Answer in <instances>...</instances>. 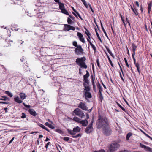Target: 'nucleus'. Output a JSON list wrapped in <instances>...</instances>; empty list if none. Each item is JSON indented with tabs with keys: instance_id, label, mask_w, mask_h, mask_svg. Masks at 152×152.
<instances>
[{
	"instance_id": "f257e3e1",
	"label": "nucleus",
	"mask_w": 152,
	"mask_h": 152,
	"mask_svg": "<svg viewBox=\"0 0 152 152\" xmlns=\"http://www.w3.org/2000/svg\"><path fill=\"white\" fill-rule=\"evenodd\" d=\"M109 121L107 118L105 116L99 115L96 122L97 129H100L109 125Z\"/></svg>"
},
{
	"instance_id": "f03ea898",
	"label": "nucleus",
	"mask_w": 152,
	"mask_h": 152,
	"mask_svg": "<svg viewBox=\"0 0 152 152\" xmlns=\"http://www.w3.org/2000/svg\"><path fill=\"white\" fill-rule=\"evenodd\" d=\"M86 60V58L84 57L77 58L76 59V62L77 64L81 68L86 69L87 66L84 62Z\"/></svg>"
},
{
	"instance_id": "7ed1b4c3",
	"label": "nucleus",
	"mask_w": 152,
	"mask_h": 152,
	"mask_svg": "<svg viewBox=\"0 0 152 152\" xmlns=\"http://www.w3.org/2000/svg\"><path fill=\"white\" fill-rule=\"evenodd\" d=\"M120 144L116 142H114L110 145L109 149L110 152H114L120 147Z\"/></svg>"
},
{
	"instance_id": "20e7f679",
	"label": "nucleus",
	"mask_w": 152,
	"mask_h": 152,
	"mask_svg": "<svg viewBox=\"0 0 152 152\" xmlns=\"http://www.w3.org/2000/svg\"><path fill=\"white\" fill-rule=\"evenodd\" d=\"M102 131L103 134L106 136H109L112 133V130L109 126V124L102 128Z\"/></svg>"
},
{
	"instance_id": "39448f33",
	"label": "nucleus",
	"mask_w": 152,
	"mask_h": 152,
	"mask_svg": "<svg viewBox=\"0 0 152 152\" xmlns=\"http://www.w3.org/2000/svg\"><path fill=\"white\" fill-rule=\"evenodd\" d=\"M72 114L73 115H74V114H75V115L81 118L85 116V115L83 112L78 108L75 109L73 111Z\"/></svg>"
},
{
	"instance_id": "423d86ee",
	"label": "nucleus",
	"mask_w": 152,
	"mask_h": 152,
	"mask_svg": "<svg viewBox=\"0 0 152 152\" xmlns=\"http://www.w3.org/2000/svg\"><path fill=\"white\" fill-rule=\"evenodd\" d=\"M83 49L80 45H78V47H77L74 50L75 53L78 55L83 54Z\"/></svg>"
},
{
	"instance_id": "0eeeda50",
	"label": "nucleus",
	"mask_w": 152,
	"mask_h": 152,
	"mask_svg": "<svg viewBox=\"0 0 152 152\" xmlns=\"http://www.w3.org/2000/svg\"><path fill=\"white\" fill-rule=\"evenodd\" d=\"M70 30H72L74 31L75 30V28L70 25L64 24V31H69Z\"/></svg>"
},
{
	"instance_id": "6e6552de",
	"label": "nucleus",
	"mask_w": 152,
	"mask_h": 152,
	"mask_svg": "<svg viewBox=\"0 0 152 152\" xmlns=\"http://www.w3.org/2000/svg\"><path fill=\"white\" fill-rule=\"evenodd\" d=\"M78 107L84 110H87L88 109V107L86 105L84 102H80L78 104Z\"/></svg>"
},
{
	"instance_id": "1a4fd4ad",
	"label": "nucleus",
	"mask_w": 152,
	"mask_h": 152,
	"mask_svg": "<svg viewBox=\"0 0 152 152\" xmlns=\"http://www.w3.org/2000/svg\"><path fill=\"white\" fill-rule=\"evenodd\" d=\"M89 82H84L83 84V86L84 88V91H90V88L89 85Z\"/></svg>"
},
{
	"instance_id": "9d476101",
	"label": "nucleus",
	"mask_w": 152,
	"mask_h": 152,
	"mask_svg": "<svg viewBox=\"0 0 152 152\" xmlns=\"http://www.w3.org/2000/svg\"><path fill=\"white\" fill-rule=\"evenodd\" d=\"M140 146L142 148H144L146 150V151H147L150 152H152V150L151 148L145 145L141 144V143H140Z\"/></svg>"
},
{
	"instance_id": "9b49d317",
	"label": "nucleus",
	"mask_w": 152,
	"mask_h": 152,
	"mask_svg": "<svg viewBox=\"0 0 152 152\" xmlns=\"http://www.w3.org/2000/svg\"><path fill=\"white\" fill-rule=\"evenodd\" d=\"M93 130V127H91L90 126H88L86 128L85 130V132L86 133L88 134L91 132Z\"/></svg>"
},
{
	"instance_id": "f8f14e48",
	"label": "nucleus",
	"mask_w": 152,
	"mask_h": 152,
	"mask_svg": "<svg viewBox=\"0 0 152 152\" xmlns=\"http://www.w3.org/2000/svg\"><path fill=\"white\" fill-rule=\"evenodd\" d=\"M77 36L78 37L80 41L82 42L83 43L85 42L84 38H83V35L81 33L79 32H78L77 33Z\"/></svg>"
},
{
	"instance_id": "ddd939ff",
	"label": "nucleus",
	"mask_w": 152,
	"mask_h": 152,
	"mask_svg": "<svg viewBox=\"0 0 152 152\" xmlns=\"http://www.w3.org/2000/svg\"><path fill=\"white\" fill-rule=\"evenodd\" d=\"M86 74L83 76L84 82H86V83L89 82V80L88 79V78L89 76V74L88 71L87 70L86 71Z\"/></svg>"
},
{
	"instance_id": "4468645a",
	"label": "nucleus",
	"mask_w": 152,
	"mask_h": 152,
	"mask_svg": "<svg viewBox=\"0 0 152 152\" xmlns=\"http://www.w3.org/2000/svg\"><path fill=\"white\" fill-rule=\"evenodd\" d=\"M84 95L86 99L91 98L92 97V95L90 91H84Z\"/></svg>"
},
{
	"instance_id": "2eb2a0df",
	"label": "nucleus",
	"mask_w": 152,
	"mask_h": 152,
	"mask_svg": "<svg viewBox=\"0 0 152 152\" xmlns=\"http://www.w3.org/2000/svg\"><path fill=\"white\" fill-rule=\"evenodd\" d=\"M80 123L83 126H86L88 124V122L87 119L81 120Z\"/></svg>"
},
{
	"instance_id": "dca6fc26",
	"label": "nucleus",
	"mask_w": 152,
	"mask_h": 152,
	"mask_svg": "<svg viewBox=\"0 0 152 152\" xmlns=\"http://www.w3.org/2000/svg\"><path fill=\"white\" fill-rule=\"evenodd\" d=\"M29 113L33 116H36L37 115V113L36 111L33 109H29L28 110Z\"/></svg>"
},
{
	"instance_id": "f3484780",
	"label": "nucleus",
	"mask_w": 152,
	"mask_h": 152,
	"mask_svg": "<svg viewBox=\"0 0 152 152\" xmlns=\"http://www.w3.org/2000/svg\"><path fill=\"white\" fill-rule=\"evenodd\" d=\"M132 51L133 52V53H132V55H135L136 49L137 47L135 45L134 43H132Z\"/></svg>"
},
{
	"instance_id": "a211bd4d",
	"label": "nucleus",
	"mask_w": 152,
	"mask_h": 152,
	"mask_svg": "<svg viewBox=\"0 0 152 152\" xmlns=\"http://www.w3.org/2000/svg\"><path fill=\"white\" fill-rule=\"evenodd\" d=\"M152 5V2L151 1L150 3H148V13L149 14L150 12L151 9Z\"/></svg>"
},
{
	"instance_id": "6ab92c4d",
	"label": "nucleus",
	"mask_w": 152,
	"mask_h": 152,
	"mask_svg": "<svg viewBox=\"0 0 152 152\" xmlns=\"http://www.w3.org/2000/svg\"><path fill=\"white\" fill-rule=\"evenodd\" d=\"M80 128L78 126H77L76 127H74L73 129V131L75 132H79L80 131Z\"/></svg>"
},
{
	"instance_id": "aec40b11",
	"label": "nucleus",
	"mask_w": 152,
	"mask_h": 152,
	"mask_svg": "<svg viewBox=\"0 0 152 152\" xmlns=\"http://www.w3.org/2000/svg\"><path fill=\"white\" fill-rule=\"evenodd\" d=\"M14 100L18 103H20L22 102V101L20 99L18 96L15 97L14 98Z\"/></svg>"
},
{
	"instance_id": "412c9836",
	"label": "nucleus",
	"mask_w": 152,
	"mask_h": 152,
	"mask_svg": "<svg viewBox=\"0 0 152 152\" xmlns=\"http://www.w3.org/2000/svg\"><path fill=\"white\" fill-rule=\"evenodd\" d=\"M45 125L46 126L52 129L55 128V127L51 124H50L48 123V122H46L45 124Z\"/></svg>"
},
{
	"instance_id": "4be33fe9",
	"label": "nucleus",
	"mask_w": 152,
	"mask_h": 152,
	"mask_svg": "<svg viewBox=\"0 0 152 152\" xmlns=\"http://www.w3.org/2000/svg\"><path fill=\"white\" fill-rule=\"evenodd\" d=\"M19 95L20 98L22 100H23L26 98V96L25 95V94L22 93H20Z\"/></svg>"
},
{
	"instance_id": "5701e85b",
	"label": "nucleus",
	"mask_w": 152,
	"mask_h": 152,
	"mask_svg": "<svg viewBox=\"0 0 152 152\" xmlns=\"http://www.w3.org/2000/svg\"><path fill=\"white\" fill-rule=\"evenodd\" d=\"M67 131L71 135H75L76 134V133H77L73 131V130H70L69 129H67Z\"/></svg>"
},
{
	"instance_id": "b1692460",
	"label": "nucleus",
	"mask_w": 152,
	"mask_h": 152,
	"mask_svg": "<svg viewBox=\"0 0 152 152\" xmlns=\"http://www.w3.org/2000/svg\"><path fill=\"white\" fill-rule=\"evenodd\" d=\"M38 126L43 129L47 130V131L49 132V130L46 127H45L43 125L39 123L38 124Z\"/></svg>"
},
{
	"instance_id": "393cba45",
	"label": "nucleus",
	"mask_w": 152,
	"mask_h": 152,
	"mask_svg": "<svg viewBox=\"0 0 152 152\" xmlns=\"http://www.w3.org/2000/svg\"><path fill=\"white\" fill-rule=\"evenodd\" d=\"M59 7L60 9L61 10L65 8L64 4L63 3L59 2Z\"/></svg>"
},
{
	"instance_id": "a878e982",
	"label": "nucleus",
	"mask_w": 152,
	"mask_h": 152,
	"mask_svg": "<svg viewBox=\"0 0 152 152\" xmlns=\"http://www.w3.org/2000/svg\"><path fill=\"white\" fill-rule=\"evenodd\" d=\"M73 120L75 121L80 123L81 121L80 119L78 117L75 116L73 118Z\"/></svg>"
},
{
	"instance_id": "bb28decb",
	"label": "nucleus",
	"mask_w": 152,
	"mask_h": 152,
	"mask_svg": "<svg viewBox=\"0 0 152 152\" xmlns=\"http://www.w3.org/2000/svg\"><path fill=\"white\" fill-rule=\"evenodd\" d=\"M136 67L137 68V69L138 73L140 74V64L138 63H137L136 64H134Z\"/></svg>"
},
{
	"instance_id": "cd10ccee",
	"label": "nucleus",
	"mask_w": 152,
	"mask_h": 152,
	"mask_svg": "<svg viewBox=\"0 0 152 152\" xmlns=\"http://www.w3.org/2000/svg\"><path fill=\"white\" fill-rule=\"evenodd\" d=\"M101 28L102 29V30L103 31L105 35L106 36V37L108 39V36H107V34L105 31V30H104L103 26V25L102 24V23H101Z\"/></svg>"
},
{
	"instance_id": "c85d7f7f",
	"label": "nucleus",
	"mask_w": 152,
	"mask_h": 152,
	"mask_svg": "<svg viewBox=\"0 0 152 152\" xmlns=\"http://www.w3.org/2000/svg\"><path fill=\"white\" fill-rule=\"evenodd\" d=\"M90 44L92 47V48L94 50V51L95 53L96 52V48L95 47L94 45L92 44L91 42H90Z\"/></svg>"
},
{
	"instance_id": "c756f323",
	"label": "nucleus",
	"mask_w": 152,
	"mask_h": 152,
	"mask_svg": "<svg viewBox=\"0 0 152 152\" xmlns=\"http://www.w3.org/2000/svg\"><path fill=\"white\" fill-rule=\"evenodd\" d=\"M61 10V12L62 13L64 14H66V15H69V14L68 12L65 9V8Z\"/></svg>"
},
{
	"instance_id": "7c9ffc66",
	"label": "nucleus",
	"mask_w": 152,
	"mask_h": 152,
	"mask_svg": "<svg viewBox=\"0 0 152 152\" xmlns=\"http://www.w3.org/2000/svg\"><path fill=\"white\" fill-rule=\"evenodd\" d=\"M67 23L69 24H72L73 23V22L72 20L69 17L67 18Z\"/></svg>"
},
{
	"instance_id": "2f4dec72",
	"label": "nucleus",
	"mask_w": 152,
	"mask_h": 152,
	"mask_svg": "<svg viewBox=\"0 0 152 152\" xmlns=\"http://www.w3.org/2000/svg\"><path fill=\"white\" fill-rule=\"evenodd\" d=\"M132 133L129 132L127 134L126 137V140H128L129 139V137L132 136Z\"/></svg>"
},
{
	"instance_id": "473e14b6",
	"label": "nucleus",
	"mask_w": 152,
	"mask_h": 152,
	"mask_svg": "<svg viewBox=\"0 0 152 152\" xmlns=\"http://www.w3.org/2000/svg\"><path fill=\"white\" fill-rule=\"evenodd\" d=\"M5 93L10 97H12L13 96V95L9 91H6Z\"/></svg>"
},
{
	"instance_id": "72a5a7b5",
	"label": "nucleus",
	"mask_w": 152,
	"mask_h": 152,
	"mask_svg": "<svg viewBox=\"0 0 152 152\" xmlns=\"http://www.w3.org/2000/svg\"><path fill=\"white\" fill-rule=\"evenodd\" d=\"M86 31H85V33L86 35L87 36L88 38L89 39H90V36L91 35V34L89 32V31L88 30L86 29Z\"/></svg>"
},
{
	"instance_id": "f704fd0d",
	"label": "nucleus",
	"mask_w": 152,
	"mask_h": 152,
	"mask_svg": "<svg viewBox=\"0 0 152 152\" xmlns=\"http://www.w3.org/2000/svg\"><path fill=\"white\" fill-rule=\"evenodd\" d=\"M107 58H108V60H109V62L111 64V65L113 67V64L112 61L110 60V58L109 56L108 55H107Z\"/></svg>"
},
{
	"instance_id": "c9c22d12",
	"label": "nucleus",
	"mask_w": 152,
	"mask_h": 152,
	"mask_svg": "<svg viewBox=\"0 0 152 152\" xmlns=\"http://www.w3.org/2000/svg\"><path fill=\"white\" fill-rule=\"evenodd\" d=\"M13 30H14L15 31H17L18 30V28H17V26L15 25H13L12 26Z\"/></svg>"
},
{
	"instance_id": "e433bc0d",
	"label": "nucleus",
	"mask_w": 152,
	"mask_h": 152,
	"mask_svg": "<svg viewBox=\"0 0 152 152\" xmlns=\"http://www.w3.org/2000/svg\"><path fill=\"white\" fill-rule=\"evenodd\" d=\"M117 105L121 109H122V110L124 111V112H126V110L124 108V107H122V106L121 105H120L119 103H118V102H117Z\"/></svg>"
},
{
	"instance_id": "4c0bfd02",
	"label": "nucleus",
	"mask_w": 152,
	"mask_h": 152,
	"mask_svg": "<svg viewBox=\"0 0 152 152\" xmlns=\"http://www.w3.org/2000/svg\"><path fill=\"white\" fill-rule=\"evenodd\" d=\"M95 31H96V36H97L98 39L100 41V42H102V39H101V38H100L98 32H97V31H96V29H95Z\"/></svg>"
},
{
	"instance_id": "58836bf2",
	"label": "nucleus",
	"mask_w": 152,
	"mask_h": 152,
	"mask_svg": "<svg viewBox=\"0 0 152 152\" xmlns=\"http://www.w3.org/2000/svg\"><path fill=\"white\" fill-rule=\"evenodd\" d=\"M131 9L132 11L134 12L136 15H137V11L136 9L133 8L132 7H131Z\"/></svg>"
},
{
	"instance_id": "ea45409f",
	"label": "nucleus",
	"mask_w": 152,
	"mask_h": 152,
	"mask_svg": "<svg viewBox=\"0 0 152 152\" xmlns=\"http://www.w3.org/2000/svg\"><path fill=\"white\" fill-rule=\"evenodd\" d=\"M73 45L76 47H78V45H77V42L76 41H74L72 42Z\"/></svg>"
},
{
	"instance_id": "a19ab883",
	"label": "nucleus",
	"mask_w": 152,
	"mask_h": 152,
	"mask_svg": "<svg viewBox=\"0 0 152 152\" xmlns=\"http://www.w3.org/2000/svg\"><path fill=\"white\" fill-rule=\"evenodd\" d=\"M24 69L25 71H26V72L27 71H30V69L29 68H28V66L27 65H25L24 66Z\"/></svg>"
},
{
	"instance_id": "79ce46f5",
	"label": "nucleus",
	"mask_w": 152,
	"mask_h": 152,
	"mask_svg": "<svg viewBox=\"0 0 152 152\" xmlns=\"http://www.w3.org/2000/svg\"><path fill=\"white\" fill-rule=\"evenodd\" d=\"M81 134L80 133H79L77 134L76 136H72V137L74 138H77L78 137H81Z\"/></svg>"
},
{
	"instance_id": "37998d69",
	"label": "nucleus",
	"mask_w": 152,
	"mask_h": 152,
	"mask_svg": "<svg viewBox=\"0 0 152 152\" xmlns=\"http://www.w3.org/2000/svg\"><path fill=\"white\" fill-rule=\"evenodd\" d=\"M2 97L3 98H0V100H6L9 99L8 97H6V96H2Z\"/></svg>"
},
{
	"instance_id": "c03bdc74",
	"label": "nucleus",
	"mask_w": 152,
	"mask_h": 152,
	"mask_svg": "<svg viewBox=\"0 0 152 152\" xmlns=\"http://www.w3.org/2000/svg\"><path fill=\"white\" fill-rule=\"evenodd\" d=\"M74 11L77 14V15L79 17V18H80L82 20V18L81 17V16H80V14L76 11V10H74Z\"/></svg>"
},
{
	"instance_id": "a18cd8bd",
	"label": "nucleus",
	"mask_w": 152,
	"mask_h": 152,
	"mask_svg": "<svg viewBox=\"0 0 152 152\" xmlns=\"http://www.w3.org/2000/svg\"><path fill=\"white\" fill-rule=\"evenodd\" d=\"M22 115L21 116V118H26V116L24 113H22Z\"/></svg>"
},
{
	"instance_id": "49530a36",
	"label": "nucleus",
	"mask_w": 152,
	"mask_h": 152,
	"mask_svg": "<svg viewBox=\"0 0 152 152\" xmlns=\"http://www.w3.org/2000/svg\"><path fill=\"white\" fill-rule=\"evenodd\" d=\"M124 60L126 64V66H127V67H129V66L128 63V62H127V60H126V58H124Z\"/></svg>"
},
{
	"instance_id": "de8ad7c7",
	"label": "nucleus",
	"mask_w": 152,
	"mask_h": 152,
	"mask_svg": "<svg viewBox=\"0 0 152 152\" xmlns=\"http://www.w3.org/2000/svg\"><path fill=\"white\" fill-rule=\"evenodd\" d=\"M98 96H99V98L101 101V102H102V100L103 99V97L102 95H99Z\"/></svg>"
},
{
	"instance_id": "09e8293b",
	"label": "nucleus",
	"mask_w": 152,
	"mask_h": 152,
	"mask_svg": "<svg viewBox=\"0 0 152 152\" xmlns=\"http://www.w3.org/2000/svg\"><path fill=\"white\" fill-rule=\"evenodd\" d=\"M135 55H134V54L132 55V57L133 61H134V64H136V63H137V62H136V59L134 58Z\"/></svg>"
},
{
	"instance_id": "8fccbe9b",
	"label": "nucleus",
	"mask_w": 152,
	"mask_h": 152,
	"mask_svg": "<svg viewBox=\"0 0 152 152\" xmlns=\"http://www.w3.org/2000/svg\"><path fill=\"white\" fill-rule=\"evenodd\" d=\"M96 63H97V66H98V67L99 68H100V64H99V59H97V60H96Z\"/></svg>"
},
{
	"instance_id": "3c124183",
	"label": "nucleus",
	"mask_w": 152,
	"mask_h": 152,
	"mask_svg": "<svg viewBox=\"0 0 152 152\" xmlns=\"http://www.w3.org/2000/svg\"><path fill=\"white\" fill-rule=\"evenodd\" d=\"M105 47L106 48V49L108 51V53H109L110 54H111V53H112L111 51L110 50V49L107 47L106 46H105Z\"/></svg>"
},
{
	"instance_id": "603ef678",
	"label": "nucleus",
	"mask_w": 152,
	"mask_h": 152,
	"mask_svg": "<svg viewBox=\"0 0 152 152\" xmlns=\"http://www.w3.org/2000/svg\"><path fill=\"white\" fill-rule=\"evenodd\" d=\"M23 105L26 108H30V107H31L30 106V105H27L26 104L24 103H23Z\"/></svg>"
},
{
	"instance_id": "864d4df0",
	"label": "nucleus",
	"mask_w": 152,
	"mask_h": 152,
	"mask_svg": "<svg viewBox=\"0 0 152 152\" xmlns=\"http://www.w3.org/2000/svg\"><path fill=\"white\" fill-rule=\"evenodd\" d=\"M63 139L64 140L67 141L69 140V137H65Z\"/></svg>"
},
{
	"instance_id": "5fc2aeb1",
	"label": "nucleus",
	"mask_w": 152,
	"mask_h": 152,
	"mask_svg": "<svg viewBox=\"0 0 152 152\" xmlns=\"http://www.w3.org/2000/svg\"><path fill=\"white\" fill-rule=\"evenodd\" d=\"M93 90L94 91L96 92V85L95 84H93Z\"/></svg>"
},
{
	"instance_id": "6e6d98bb",
	"label": "nucleus",
	"mask_w": 152,
	"mask_h": 152,
	"mask_svg": "<svg viewBox=\"0 0 152 152\" xmlns=\"http://www.w3.org/2000/svg\"><path fill=\"white\" fill-rule=\"evenodd\" d=\"M99 89V92H102V86L98 88Z\"/></svg>"
},
{
	"instance_id": "4d7b16f0",
	"label": "nucleus",
	"mask_w": 152,
	"mask_h": 152,
	"mask_svg": "<svg viewBox=\"0 0 152 152\" xmlns=\"http://www.w3.org/2000/svg\"><path fill=\"white\" fill-rule=\"evenodd\" d=\"M50 142H48L47 144L45 145V147L46 149H47L48 148V145H50Z\"/></svg>"
},
{
	"instance_id": "13d9d810",
	"label": "nucleus",
	"mask_w": 152,
	"mask_h": 152,
	"mask_svg": "<svg viewBox=\"0 0 152 152\" xmlns=\"http://www.w3.org/2000/svg\"><path fill=\"white\" fill-rule=\"evenodd\" d=\"M56 132H57L58 133H61V132H62L61 130V129H56Z\"/></svg>"
},
{
	"instance_id": "bf43d9fd",
	"label": "nucleus",
	"mask_w": 152,
	"mask_h": 152,
	"mask_svg": "<svg viewBox=\"0 0 152 152\" xmlns=\"http://www.w3.org/2000/svg\"><path fill=\"white\" fill-rule=\"evenodd\" d=\"M68 15L69 16V18L71 19H72L73 20H74L75 19V18L73 16L69 15Z\"/></svg>"
},
{
	"instance_id": "052dcab7",
	"label": "nucleus",
	"mask_w": 152,
	"mask_h": 152,
	"mask_svg": "<svg viewBox=\"0 0 152 152\" xmlns=\"http://www.w3.org/2000/svg\"><path fill=\"white\" fill-rule=\"evenodd\" d=\"M9 102H0V104H8Z\"/></svg>"
},
{
	"instance_id": "680f3d73",
	"label": "nucleus",
	"mask_w": 152,
	"mask_h": 152,
	"mask_svg": "<svg viewBox=\"0 0 152 152\" xmlns=\"http://www.w3.org/2000/svg\"><path fill=\"white\" fill-rule=\"evenodd\" d=\"M93 122H94V120H93V119L91 122V123L90 124H89V126H90L91 127H92V126H93Z\"/></svg>"
},
{
	"instance_id": "e2e57ef3",
	"label": "nucleus",
	"mask_w": 152,
	"mask_h": 152,
	"mask_svg": "<svg viewBox=\"0 0 152 152\" xmlns=\"http://www.w3.org/2000/svg\"><path fill=\"white\" fill-rule=\"evenodd\" d=\"M120 73V77H121V80L123 81H124V79L123 77H122V75H121V73L120 72H119Z\"/></svg>"
},
{
	"instance_id": "0e129e2a",
	"label": "nucleus",
	"mask_w": 152,
	"mask_h": 152,
	"mask_svg": "<svg viewBox=\"0 0 152 152\" xmlns=\"http://www.w3.org/2000/svg\"><path fill=\"white\" fill-rule=\"evenodd\" d=\"M120 16L122 21L123 22H124V20L123 19V16L121 15H120Z\"/></svg>"
},
{
	"instance_id": "69168bd1",
	"label": "nucleus",
	"mask_w": 152,
	"mask_h": 152,
	"mask_svg": "<svg viewBox=\"0 0 152 152\" xmlns=\"http://www.w3.org/2000/svg\"><path fill=\"white\" fill-rule=\"evenodd\" d=\"M14 137H13L12 139L10 140V141L9 143V144H10L12 142V141L13 140H14Z\"/></svg>"
},
{
	"instance_id": "338daca9",
	"label": "nucleus",
	"mask_w": 152,
	"mask_h": 152,
	"mask_svg": "<svg viewBox=\"0 0 152 152\" xmlns=\"http://www.w3.org/2000/svg\"><path fill=\"white\" fill-rule=\"evenodd\" d=\"M97 88H99V87H101V86H100V84L99 82L97 83Z\"/></svg>"
},
{
	"instance_id": "774afa93",
	"label": "nucleus",
	"mask_w": 152,
	"mask_h": 152,
	"mask_svg": "<svg viewBox=\"0 0 152 152\" xmlns=\"http://www.w3.org/2000/svg\"><path fill=\"white\" fill-rule=\"evenodd\" d=\"M99 152H105V151L104 149H102L99 150Z\"/></svg>"
}]
</instances>
